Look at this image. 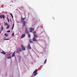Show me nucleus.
Masks as SVG:
<instances>
[{"label":"nucleus","mask_w":77,"mask_h":77,"mask_svg":"<svg viewBox=\"0 0 77 77\" xmlns=\"http://www.w3.org/2000/svg\"><path fill=\"white\" fill-rule=\"evenodd\" d=\"M11 54L10 53L9 54H7L6 55V57H7V59H11V57L12 56H11V55H10Z\"/></svg>","instance_id":"obj_1"},{"label":"nucleus","mask_w":77,"mask_h":77,"mask_svg":"<svg viewBox=\"0 0 77 77\" xmlns=\"http://www.w3.org/2000/svg\"><path fill=\"white\" fill-rule=\"evenodd\" d=\"M37 72H38V70H37V69H36L35 70L34 72L33 73L35 74H34V76H36V75H37V74H38V73H37Z\"/></svg>","instance_id":"obj_2"},{"label":"nucleus","mask_w":77,"mask_h":77,"mask_svg":"<svg viewBox=\"0 0 77 77\" xmlns=\"http://www.w3.org/2000/svg\"><path fill=\"white\" fill-rule=\"evenodd\" d=\"M21 47L23 50L24 51V50H26V48H25V47H24L23 45H21Z\"/></svg>","instance_id":"obj_3"},{"label":"nucleus","mask_w":77,"mask_h":77,"mask_svg":"<svg viewBox=\"0 0 77 77\" xmlns=\"http://www.w3.org/2000/svg\"><path fill=\"white\" fill-rule=\"evenodd\" d=\"M25 33H27V34H29V30H28V29H26L25 31Z\"/></svg>","instance_id":"obj_4"},{"label":"nucleus","mask_w":77,"mask_h":77,"mask_svg":"<svg viewBox=\"0 0 77 77\" xmlns=\"http://www.w3.org/2000/svg\"><path fill=\"white\" fill-rule=\"evenodd\" d=\"M29 30H30V32H33V31H34V28H31L29 29Z\"/></svg>","instance_id":"obj_5"},{"label":"nucleus","mask_w":77,"mask_h":77,"mask_svg":"<svg viewBox=\"0 0 77 77\" xmlns=\"http://www.w3.org/2000/svg\"><path fill=\"white\" fill-rule=\"evenodd\" d=\"M29 50H30L31 49V47H30V44H28V45L27 46Z\"/></svg>","instance_id":"obj_6"},{"label":"nucleus","mask_w":77,"mask_h":77,"mask_svg":"<svg viewBox=\"0 0 77 77\" xmlns=\"http://www.w3.org/2000/svg\"><path fill=\"white\" fill-rule=\"evenodd\" d=\"M18 60H19V62H20V60H21V57L20 55H18L17 56Z\"/></svg>","instance_id":"obj_7"},{"label":"nucleus","mask_w":77,"mask_h":77,"mask_svg":"<svg viewBox=\"0 0 77 77\" xmlns=\"http://www.w3.org/2000/svg\"><path fill=\"white\" fill-rule=\"evenodd\" d=\"M0 17L1 18H3L4 19H5V15H0Z\"/></svg>","instance_id":"obj_8"},{"label":"nucleus","mask_w":77,"mask_h":77,"mask_svg":"<svg viewBox=\"0 0 77 77\" xmlns=\"http://www.w3.org/2000/svg\"><path fill=\"white\" fill-rule=\"evenodd\" d=\"M26 36V34H23L22 35L21 37V39L22 38H24Z\"/></svg>","instance_id":"obj_9"},{"label":"nucleus","mask_w":77,"mask_h":77,"mask_svg":"<svg viewBox=\"0 0 77 77\" xmlns=\"http://www.w3.org/2000/svg\"><path fill=\"white\" fill-rule=\"evenodd\" d=\"M32 40L33 41H37V40H36V38H35V37H33Z\"/></svg>","instance_id":"obj_10"},{"label":"nucleus","mask_w":77,"mask_h":77,"mask_svg":"<svg viewBox=\"0 0 77 77\" xmlns=\"http://www.w3.org/2000/svg\"><path fill=\"white\" fill-rule=\"evenodd\" d=\"M20 52V50H19V49H17L16 51V53H19Z\"/></svg>","instance_id":"obj_11"},{"label":"nucleus","mask_w":77,"mask_h":77,"mask_svg":"<svg viewBox=\"0 0 77 77\" xmlns=\"http://www.w3.org/2000/svg\"><path fill=\"white\" fill-rule=\"evenodd\" d=\"M34 36L35 38H38V36L37 35L34 34Z\"/></svg>","instance_id":"obj_12"},{"label":"nucleus","mask_w":77,"mask_h":77,"mask_svg":"<svg viewBox=\"0 0 77 77\" xmlns=\"http://www.w3.org/2000/svg\"><path fill=\"white\" fill-rule=\"evenodd\" d=\"M23 24L24 26H25V25L26 24V21H24L23 22Z\"/></svg>","instance_id":"obj_13"},{"label":"nucleus","mask_w":77,"mask_h":77,"mask_svg":"<svg viewBox=\"0 0 77 77\" xmlns=\"http://www.w3.org/2000/svg\"><path fill=\"white\" fill-rule=\"evenodd\" d=\"M10 27V25H8V26H7V27L6 28V29H9Z\"/></svg>","instance_id":"obj_14"},{"label":"nucleus","mask_w":77,"mask_h":77,"mask_svg":"<svg viewBox=\"0 0 77 77\" xmlns=\"http://www.w3.org/2000/svg\"><path fill=\"white\" fill-rule=\"evenodd\" d=\"M29 41L31 44H33V41H32V40H30Z\"/></svg>","instance_id":"obj_15"},{"label":"nucleus","mask_w":77,"mask_h":77,"mask_svg":"<svg viewBox=\"0 0 77 77\" xmlns=\"http://www.w3.org/2000/svg\"><path fill=\"white\" fill-rule=\"evenodd\" d=\"M5 36H6V37H7L8 36V34H7V33H5Z\"/></svg>","instance_id":"obj_16"},{"label":"nucleus","mask_w":77,"mask_h":77,"mask_svg":"<svg viewBox=\"0 0 77 77\" xmlns=\"http://www.w3.org/2000/svg\"><path fill=\"white\" fill-rule=\"evenodd\" d=\"M19 50L20 52L21 51H22V49L20 48H19Z\"/></svg>","instance_id":"obj_17"},{"label":"nucleus","mask_w":77,"mask_h":77,"mask_svg":"<svg viewBox=\"0 0 77 77\" xmlns=\"http://www.w3.org/2000/svg\"><path fill=\"white\" fill-rule=\"evenodd\" d=\"M10 15H11L12 18H14V17L13 16V15H12V14L11 13Z\"/></svg>","instance_id":"obj_18"},{"label":"nucleus","mask_w":77,"mask_h":77,"mask_svg":"<svg viewBox=\"0 0 77 77\" xmlns=\"http://www.w3.org/2000/svg\"><path fill=\"white\" fill-rule=\"evenodd\" d=\"M2 54H4L5 55H6V53L4 51H3Z\"/></svg>","instance_id":"obj_19"},{"label":"nucleus","mask_w":77,"mask_h":77,"mask_svg":"<svg viewBox=\"0 0 77 77\" xmlns=\"http://www.w3.org/2000/svg\"><path fill=\"white\" fill-rule=\"evenodd\" d=\"M46 62H47V59H46L45 60V62H44V64H45V63H46Z\"/></svg>","instance_id":"obj_20"},{"label":"nucleus","mask_w":77,"mask_h":77,"mask_svg":"<svg viewBox=\"0 0 77 77\" xmlns=\"http://www.w3.org/2000/svg\"><path fill=\"white\" fill-rule=\"evenodd\" d=\"M1 30H3V27L2 26V27L1 28Z\"/></svg>","instance_id":"obj_21"},{"label":"nucleus","mask_w":77,"mask_h":77,"mask_svg":"<svg viewBox=\"0 0 77 77\" xmlns=\"http://www.w3.org/2000/svg\"><path fill=\"white\" fill-rule=\"evenodd\" d=\"M15 56V54H13L12 55V57H14Z\"/></svg>","instance_id":"obj_22"},{"label":"nucleus","mask_w":77,"mask_h":77,"mask_svg":"<svg viewBox=\"0 0 77 77\" xmlns=\"http://www.w3.org/2000/svg\"><path fill=\"white\" fill-rule=\"evenodd\" d=\"M10 32H11V31H10V30L7 31V33H10Z\"/></svg>","instance_id":"obj_23"},{"label":"nucleus","mask_w":77,"mask_h":77,"mask_svg":"<svg viewBox=\"0 0 77 77\" xmlns=\"http://www.w3.org/2000/svg\"><path fill=\"white\" fill-rule=\"evenodd\" d=\"M28 36H29V38H30L31 35H30V34H29Z\"/></svg>","instance_id":"obj_24"},{"label":"nucleus","mask_w":77,"mask_h":77,"mask_svg":"<svg viewBox=\"0 0 77 77\" xmlns=\"http://www.w3.org/2000/svg\"><path fill=\"white\" fill-rule=\"evenodd\" d=\"M33 33L34 34H36V32L35 31H34Z\"/></svg>","instance_id":"obj_25"},{"label":"nucleus","mask_w":77,"mask_h":77,"mask_svg":"<svg viewBox=\"0 0 77 77\" xmlns=\"http://www.w3.org/2000/svg\"><path fill=\"white\" fill-rule=\"evenodd\" d=\"M6 26H8V23H7L6 22Z\"/></svg>","instance_id":"obj_26"},{"label":"nucleus","mask_w":77,"mask_h":77,"mask_svg":"<svg viewBox=\"0 0 77 77\" xmlns=\"http://www.w3.org/2000/svg\"><path fill=\"white\" fill-rule=\"evenodd\" d=\"M14 26H13L12 27V30H13V29H14Z\"/></svg>","instance_id":"obj_27"},{"label":"nucleus","mask_w":77,"mask_h":77,"mask_svg":"<svg viewBox=\"0 0 77 77\" xmlns=\"http://www.w3.org/2000/svg\"><path fill=\"white\" fill-rule=\"evenodd\" d=\"M12 36H14V33H13V34H12Z\"/></svg>","instance_id":"obj_28"},{"label":"nucleus","mask_w":77,"mask_h":77,"mask_svg":"<svg viewBox=\"0 0 77 77\" xmlns=\"http://www.w3.org/2000/svg\"><path fill=\"white\" fill-rule=\"evenodd\" d=\"M9 39H6V38H5V39H4V40H9Z\"/></svg>","instance_id":"obj_29"},{"label":"nucleus","mask_w":77,"mask_h":77,"mask_svg":"<svg viewBox=\"0 0 77 77\" xmlns=\"http://www.w3.org/2000/svg\"><path fill=\"white\" fill-rule=\"evenodd\" d=\"M25 20V18H23V20L24 21V20Z\"/></svg>","instance_id":"obj_30"},{"label":"nucleus","mask_w":77,"mask_h":77,"mask_svg":"<svg viewBox=\"0 0 77 77\" xmlns=\"http://www.w3.org/2000/svg\"><path fill=\"white\" fill-rule=\"evenodd\" d=\"M15 52H14L13 54H15Z\"/></svg>","instance_id":"obj_31"},{"label":"nucleus","mask_w":77,"mask_h":77,"mask_svg":"<svg viewBox=\"0 0 77 77\" xmlns=\"http://www.w3.org/2000/svg\"><path fill=\"white\" fill-rule=\"evenodd\" d=\"M5 26H6V23H5Z\"/></svg>","instance_id":"obj_32"},{"label":"nucleus","mask_w":77,"mask_h":77,"mask_svg":"<svg viewBox=\"0 0 77 77\" xmlns=\"http://www.w3.org/2000/svg\"><path fill=\"white\" fill-rule=\"evenodd\" d=\"M3 51L2 52H1L0 53H2L3 54Z\"/></svg>","instance_id":"obj_33"},{"label":"nucleus","mask_w":77,"mask_h":77,"mask_svg":"<svg viewBox=\"0 0 77 77\" xmlns=\"http://www.w3.org/2000/svg\"><path fill=\"white\" fill-rule=\"evenodd\" d=\"M13 26H14V23L13 24Z\"/></svg>","instance_id":"obj_34"},{"label":"nucleus","mask_w":77,"mask_h":77,"mask_svg":"<svg viewBox=\"0 0 77 77\" xmlns=\"http://www.w3.org/2000/svg\"><path fill=\"white\" fill-rule=\"evenodd\" d=\"M8 22H9V20H8Z\"/></svg>","instance_id":"obj_35"},{"label":"nucleus","mask_w":77,"mask_h":77,"mask_svg":"<svg viewBox=\"0 0 77 77\" xmlns=\"http://www.w3.org/2000/svg\"><path fill=\"white\" fill-rule=\"evenodd\" d=\"M8 20H9V19L8 18Z\"/></svg>","instance_id":"obj_36"},{"label":"nucleus","mask_w":77,"mask_h":77,"mask_svg":"<svg viewBox=\"0 0 77 77\" xmlns=\"http://www.w3.org/2000/svg\"><path fill=\"white\" fill-rule=\"evenodd\" d=\"M2 77H5V76H2Z\"/></svg>","instance_id":"obj_37"},{"label":"nucleus","mask_w":77,"mask_h":77,"mask_svg":"<svg viewBox=\"0 0 77 77\" xmlns=\"http://www.w3.org/2000/svg\"><path fill=\"white\" fill-rule=\"evenodd\" d=\"M1 26V24L0 23V26Z\"/></svg>","instance_id":"obj_38"},{"label":"nucleus","mask_w":77,"mask_h":77,"mask_svg":"<svg viewBox=\"0 0 77 77\" xmlns=\"http://www.w3.org/2000/svg\"><path fill=\"white\" fill-rule=\"evenodd\" d=\"M0 30H0V32H1Z\"/></svg>","instance_id":"obj_39"},{"label":"nucleus","mask_w":77,"mask_h":77,"mask_svg":"<svg viewBox=\"0 0 77 77\" xmlns=\"http://www.w3.org/2000/svg\"><path fill=\"white\" fill-rule=\"evenodd\" d=\"M1 51H0V52Z\"/></svg>","instance_id":"obj_40"}]
</instances>
